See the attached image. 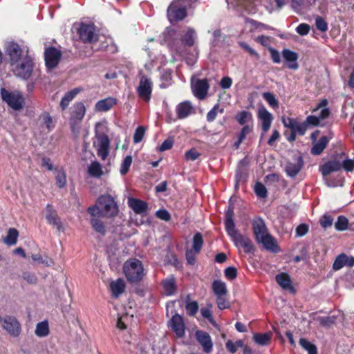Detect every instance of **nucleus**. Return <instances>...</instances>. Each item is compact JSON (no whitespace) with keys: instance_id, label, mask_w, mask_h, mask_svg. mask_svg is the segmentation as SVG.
<instances>
[{"instance_id":"4","label":"nucleus","mask_w":354,"mask_h":354,"mask_svg":"<svg viewBox=\"0 0 354 354\" xmlns=\"http://www.w3.org/2000/svg\"><path fill=\"white\" fill-rule=\"evenodd\" d=\"M189 0H174L167 8V17L170 22L183 20L187 16Z\"/></svg>"},{"instance_id":"30","label":"nucleus","mask_w":354,"mask_h":354,"mask_svg":"<svg viewBox=\"0 0 354 354\" xmlns=\"http://www.w3.org/2000/svg\"><path fill=\"white\" fill-rule=\"evenodd\" d=\"M235 119L241 125L245 126L248 124H253L252 115L247 111H242L237 113Z\"/></svg>"},{"instance_id":"2","label":"nucleus","mask_w":354,"mask_h":354,"mask_svg":"<svg viewBox=\"0 0 354 354\" xmlns=\"http://www.w3.org/2000/svg\"><path fill=\"white\" fill-rule=\"evenodd\" d=\"M252 231L256 241L263 245L268 250L276 252L278 247L275 239L269 233L264 220L261 217L254 218L252 221Z\"/></svg>"},{"instance_id":"51","label":"nucleus","mask_w":354,"mask_h":354,"mask_svg":"<svg viewBox=\"0 0 354 354\" xmlns=\"http://www.w3.org/2000/svg\"><path fill=\"white\" fill-rule=\"evenodd\" d=\"M131 163H132V157L131 156H127L124 158V159L123 160L122 164H121V167H120V174L122 175H124L126 174L129 168H130V166L131 165Z\"/></svg>"},{"instance_id":"61","label":"nucleus","mask_w":354,"mask_h":354,"mask_svg":"<svg viewBox=\"0 0 354 354\" xmlns=\"http://www.w3.org/2000/svg\"><path fill=\"white\" fill-rule=\"evenodd\" d=\"M201 315L208 319V321L212 324H215V321L212 317V312H211V310L209 308H202L201 309Z\"/></svg>"},{"instance_id":"35","label":"nucleus","mask_w":354,"mask_h":354,"mask_svg":"<svg viewBox=\"0 0 354 354\" xmlns=\"http://www.w3.org/2000/svg\"><path fill=\"white\" fill-rule=\"evenodd\" d=\"M79 91L80 90L78 88H74L65 94L60 102V106L62 110H64L68 107L70 102L74 99Z\"/></svg>"},{"instance_id":"24","label":"nucleus","mask_w":354,"mask_h":354,"mask_svg":"<svg viewBox=\"0 0 354 354\" xmlns=\"http://www.w3.org/2000/svg\"><path fill=\"white\" fill-rule=\"evenodd\" d=\"M45 212L46 218L47 219L48 223L53 225L59 229L61 223L57 216V212L54 209L53 207L51 205L48 204L46 207Z\"/></svg>"},{"instance_id":"25","label":"nucleus","mask_w":354,"mask_h":354,"mask_svg":"<svg viewBox=\"0 0 354 354\" xmlns=\"http://www.w3.org/2000/svg\"><path fill=\"white\" fill-rule=\"evenodd\" d=\"M126 285L124 281L119 278L115 281H113L110 283V289L112 293V296L115 298H118L122 295L125 290Z\"/></svg>"},{"instance_id":"22","label":"nucleus","mask_w":354,"mask_h":354,"mask_svg":"<svg viewBox=\"0 0 354 354\" xmlns=\"http://www.w3.org/2000/svg\"><path fill=\"white\" fill-rule=\"evenodd\" d=\"M117 99L109 97L98 101L95 106L96 111L104 112L109 111L114 105L117 104Z\"/></svg>"},{"instance_id":"46","label":"nucleus","mask_w":354,"mask_h":354,"mask_svg":"<svg viewBox=\"0 0 354 354\" xmlns=\"http://www.w3.org/2000/svg\"><path fill=\"white\" fill-rule=\"evenodd\" d=\"M346 255L345 254L342 253L339 255H338L335 259V261L333 265V269L334 270H339L341 268H342L344 266H346Z\"/></svg>"},{"instance_id":"64","label":"nucleus","mask_w":354,"mask_h":354,"mask_svg":"<svg viewBox=\"0 0 354 354\" xmlns=\"http://www.w3.org/2000/svg\"><path fill=\"white\" fill-rule=\"evenodd\" d=\"M22 277L29 283L35 284L37 281V277L32 272H25L23 273Z\"/></svg>"},{"instance_id":"7","label":"nucleus","mask_w":354,"mask_h":354,"mask_svg":"<svg viewBox=\"0 0 354 354\" xmlns=\"http://www.w3.org/2000/svg\"><path fill=\"white\" fill-rule=\"evenodd\" d=\"M95 138L97 142H93L96 148L97 156L102 159L105 160L109 153L110 140L106 134L96 132Z\"/></svg>"},{"instance_id":"19","label":"nucleus","mask_w":354,"mask_h":354,"mask_svg":"<svg viewBox=\"0 0 354 354\" xmlns=\"http://www.w3.org/2000/svg\"><path fill=\"white\" fill-rule=\"evenodd\" d=\"M127 203L129 207L138 214L145 213L148 209L147 203L135 198H129Z\"/></svg>"},{"instance_id":"45","label":"nucleus","mask_w":354,"mask_h":354,"mask_svg":"<svg viewBox=\"0 0 354 354\" xmlns=\"http://www.w3.org/2000/svg\"><path fill=\"white\" fill-rule=\"evenodd\" d=\"M263 99L269 104V105L274 108L277 109L279 107V102L276 99L274 94L270 92H265L263 93Z\"/></svg>"},{"instance_id":"31","label":"nucleus","mask_w":354,"mask_h":354,"mask_svg":"<svg viewBox=\"0 0 354 354\" xmlns=\"http://www.w3.org/2000/svg\"><path fill=\"white\" fill-rule=\"evenodd\" d=\"M164 292L167 295H172L175 293L176 286L175 279L169 277L162 281Z\"/></svg>"},{"instance_id":"50","label":"nucleus","mask_w":354,"mask_h":354,"mask_svg":"<svg viewBox=\"0 0 354 354\" xmlns=\"http://www.w3.org/2000/svg\"><path fill=\"white\" fill-rule=\"evenodd\" d=\"M185 308L187 310V313L190 316H194L196 315V313L198 310V304L197 301H187Z\"/></svg>"},{"instance_id":"62","label":"nucleus","mask_w":354,"mask_h":354,"mask_svg":"<svg viewBox=\"0 0 354 354\" xmlns=\"http://www.w3.org/2000/svg\"><path fill=\"white\" fill-rule=\"evenodd\" d=\"M225 276L227 279L230 280L234 279L237 276V270L236 268L234 267H228L227 268L225 271Z\"/></svg>"},{"instance_id":"23","label":"nucleus","mask_w":354,"mask_h":354,"mask_svg":"<svg viewBox=\"0 0 354 354\" xmlns=\"http://www.w3.org/2000/svg\"><path fill=\"white\" fill-rule=\"evenodd\" d=\"M192 110L193 106L192 104L188 101H185L177 105L176 111L179 119H184L192 113Z\"/></svg>"},{"instance_id":"54","label":"nucleus","mask_w":354,"mask_h":354,"mask_svg":"<svg viewBox=\"0 0 354 354\" xmlns=\"http://www.w3.org/2000/svg\"><path fill=\"white\" fill-rule=\"evenodd\" d=\"M317 28L321 32H326L328 30V24L322 17H317L315 19Z\"/></svg>"},{"instance_id":"8","label":"nucleus","mask_w":354,"mask_h":354,"mask_svg":"<svg viewBox=\"0 0 354 354\" xmlns=\"http://www.w3.org/2000/svg\"><path fill=\"white\" fill-rule=\"evenodd\" d=\"M2 327L10 335L17 337L21 333L19 322L13 316H7L2 319Z\"/></svg>"},{"instance_id":"57","label":"nucleus","mask_w":354,"mask_h":354,"mask_svg":"<svg viewBox=\"0 0 354 354\" xmlns=\"http://www.w3.org/2000/svg\"><path fill=\"white\" fill-rule=\"evenodd\" d=\"M240 46L244 49L245 51H247L250 55L254 57L257 59H259L260 55L259 54L254 50L252 48H251L248 44L245 42H240L239 43Z\"/></svg>"},{"instance_id":"37","label":"nucleus","mask_w":354,"mask_h":354,"mask_svg":"<svg viewBox=\"0 0 354 354\" xmlns=\"http://www.w3.org/2000/svg\"><path fill=\"white\" fill-rule=\"evenodd\" d=\"M19 232L15 228H10L3 242L8 245H14L17 243Z\"/></svg>"},{"instance_id":"44","label":"nucleus","mask_w":354,"mask_h":354,"mask_svg":"<svg viewBox=\"0 0 354 354\" xmlns=\"http://www.w3.org/2000/svg\"><path fill=\"white\" fill-rule=\"evenodd\" d=\"M203 245V236L201 233L197 232L193 238V249L196 253H198Z\"/></svg>"},{"instance_id":"56","label":"nucleus","mask_w":354,"mask_h":354,"mask_svg":"<svg viewBox=\"0 0 354 354\" xmlns=\"http://www.w3.org/2000/svg\"><path fill=\"white\" fill-rule=\"evenodd\" d=\"M225 295H219L216 298V304L218 308L221 310L226 309L229 308L230 304L227 299L225 297Z\"/></svg>"},{"instance_id":"47","label":"nucleus","mask_w":354,"mask_h":354,"mask_svg":"<svg viewBox=\"0 0 354 354\" xmlns=\"http://www.w3.org/2000/svg\"><path fill=\"white\" fill-rule=\"evenodd\" d=\"M195 32L192 29H188L185 35L183 36V42L188 46H192L194 44Z\"/></svg>"},{"instance_id":"3","label":"nucleus","mask_w":354,"mask_h":354,"mask_svg":"<svg viewBox=\"0 0 354 354\" xmlns=\"http://www.w3.org/2000/svg\"><path fill=\"white\" fill-rule=\"evenodd\" d=\"M123 272L131 283H139L146 275L142 263L137 259L126 261L123 265Z\"/></svg>"},{"instance_id":"28","label":"nucleus","mask_w":354,"mask_h":354,"mask_svg":"<svg viewBox=\"0 0 354 354\" xmlns=\"http://www.w3.org/2000/svg\"><path fill=\"white\" fill-rule=\"evenodd\" d=\"M87 173L91 177L100 178L103 174L101 164L96 160L92 161L88 166Z\"/></svg>"},{"instance_id":"18","label":"nucleus","mask_w":354,"mask_h":354,"mask_svg":"<svg viewBox=\"0 0 354 354\" xmlns=\"http://www.w3.org/2000/svg\"><path fill=\"white\" fill-rule=\"evenodd\" d=\"M282 122L285 127L288 128L291 131H295L303 136L306 131V124L305 123H299L293 118H283Z\"/></svg>"},{"instance_id":"10","label":"nucleus","mask_w":354,"mask_h":354,"mask_svg":"<svg viewBox=\"0 0 354 354\" xmlns=\"http://www.w3.org/2000/svg\"><path fill=\"white\" fill-rule=\"evenodd\" d=\"M153 84L151 80L147 76L142 75L140 77L139 86L137 88L138 96L145 102L151 99Z\"/></svg>"},{"instance_id":"15","label":"nucleus","mask_w":354,"mask_h":354,"mask_svg":"<svg viewBox=\"0 0 354 354\" xmlns=\"http://www.w3.org/2000/svg\"><path fill=\"white\" fill-rule=\"evenodd\" d=\"M231 239L236 247H241L245 253H253L254 252V245L248 236L239 232Z\"/></svg>"},{"instance_id":"16","label":"nucleus","mask_w":354,"mask_h":354,"mask_svg":"<svg viewBox=\"0 0 354 354\" xmlns=\"http://www.w3.org/2000/svg\"><path fill=\"white\" fill-rule=\"evenodd\" d=\"M169 325L177 337H183L185 335V324L180 315H174L169 321Z\"/></svg>"},{"instance_id":"39","label":"nucleus","mask_w":354,"mask_h":354,"mask_svg":"<svg viewBox=\"0 0 354 354\" xmlns=\"http://www.w3.org/2000/svg\"><path fill=\"white\" fill-rule=\"evenodd\" d=\"M91 224L94 230L100 234L104 236L106 234V228L104 223L97 217L92 216Z\"/></svg>"},{"instance_id":"60","label":"nucleus","mask_w":354,"mask_h":354,"mask_svg":"<svg viewBox=\"0 0 354 354\" xmlns=\"http://www.w3.org/2000/svg\"><path fill=\"white\" fill-rule=\"evenodd\" d=\"M241 346H242V344L241 342H233L231 340H228L226 342V348L232 353H236L238 348Z\"/></svg>"},{"instance_id":"26","label":"nucleus","mask_w":354,"mask_h":354,"mask_svg":"<svg viewBox=\"0 0 354 354\" xmlns=\"http://www.w3.org/2000/svg\"><path fill=\"white\" fill-rule=\"evenodd\" d=\"M303 166V160L299 157L296 162H288L286 166V171L288 176L293 178L301 171Z\"/></svg>"},{"instance_id":"34","label":"nucleus","mask_w":354,"mask_h":354,"mask_svg":"<svg viewBox=\"0 0 354 354\" xmlns=\"http://www.w3.org/2000/svg\"><path fill=\"white\" fill-rule=\"evenodd\" d=\"M328 142V139L326 136H322L320 138L319 141L313 146L311 149L312 154L319 155L326 147Z\"/></svg>"},{"instance_id":"14","label":"nucleus","mask_w":354,"mask_h":354,"mask_svg":"<svg viewBox=\"0 0 354 354\" xmlns=\"http://www.w3.org/2000/svg\"><path fill=\"white\" fill-rule=\"evenodd\" d=\"M46 66L48 69L56 67L61 59L62 53L54 47L46 49L44 53Z\"/></svg>"},{"instance_id":"12","label":"nucleus","mask_w":354,"mask_h":354,"mask_svg":"<svg viewBox=\"0 0 354 354\" xmlns=\"http://www.w3.org/2000/svg\"><path fill=\"white\" fill-rule=\"evenodd\" d=\"M78 34L80 39L84 42L93 43L97 40V35L93 24H81L78 29Z\"/></svg>"},{"instance_id":"52","label":"nucleus","mask_w":354,"mask_h":354,"mask_svg":"<svg viewBox=\"0 0 354 354\" xmlns=\"http://www.w3.org/2000/svg\"><path fill=\"white\" fill-rule=\"evenodd\" d=\"M255 194L259 198H266L267 196V189L266 187L261 183H257L254 186Z\"/></svg>"},{"instance_id":"58","label":"nucleus","mask_w":354,"mask_h":354,"mask_svg":"<svg viewBox=\"0 0 354 354\" xmlns=\"http://www.w3.org/2000/svg\"><path fill=\"white\" fill-rule=\"evenodd\" d=\"M333 222V218L328 214H324L320 218V224L324 228H327L332 225Z\"/></svg>"},{"instance_id":"48","label":"nucleus","mask_w":354,"mask_h":354,"mask_svg":"<svg viewBox=\"0 0 354 354\" xmlns=\"http://www.w3.org/2000/svg\"><path fill=\"white\" fill-rule=\"evenodd\" d=\"M31 258L33 261H38L48 267L54 265V261L51 258L46 257L44 259L39 254H32Z\"/></svg>"},{"instance_id":"36","label":"nucleus","mask_w":354,"mask_h":354,"mask_svg":"<svg viewBox=\"0 0 354 354\" xmlns=\"http://www.w3.org/2000/svg\"><path fill=\"white\" fill-rule=\"evenodd\" d=\"M56 185L59 189L64 188L66 185V175L62 168L55 169Z\"/></svg>"},{"instance_id":"29","label":"nucleus","mask_w":354,"mask_h":354,"mask_svg":"<svg viewBox=\"0 0 354 354\" xmlns=\"http://www.w3.org/2000/svg\"><path fill=\"white\" fill-rule=\"evenodd\" d=\"M254 124H248L242 128L239 134L238 135V140L234 144V147L238 149L241 142L245 139L246 136L253 131Z\"/></svg>"},{"instance_id":"33","label":"nucleus","mask_w":354,"mask_h":354,"mask_svg":"<svg viewBox=\"0 0 354 354\" xmlns=\"http://www.w3.org/2000/svg\"><path fill=\"white\" fill-rule=\"evenodd\" d=\"M50 333L48 323L46 320L39 322L36 325L35 333L39 337L48 335Z\"/></svg>"},{"instance_id":"63","label":"nucleus","mask_w":354,"mask_h":354,"mask_svg":"<svg viewBox=\"0 0 354 354\" xmlns=\"http://www.w3.org/2000/svg\"><path fill=\"white\" fill-rule=\"evenodd\" d=\"M296 31L301 36L306 35L309 33L310 26L305 23L301 24L297 27Z\"/></svg>"},{"instance_id":"38","label":"nucleus","mask_w":354,"mask_h":354,"mask_svg":"<svg viewBox=\"0 0 354 354\" xmlns=\"http://www.w3.org/2000/svg\"><path fill=\"white\" fill-rule=\"evenodd\" d=\"M212 289L216 297L219 295H226L227 292L225 283L220 280L214 281L212 283Z\"/></svg>"},{"instance_id":"40","label":"nucleus","mask_w":354,"mask_h":354,"mask_svg":"<svg viewBox=\"0 0 354 354\" xmlns=\"http://www.w3.org/2000/svg\"><path fill=\"white\" fill-rule=\"evenodd\" d=\"M277 283L283 289H288L291 286V280L288 274L281 273L276 276Z\"/></svg>"},{"instance_id":"5","label":"nucleus","mask_w":354,"mask_h":354,"mask_svg":"<svg viewBox=\"0 0 354 354\" xmlns=\"http://www.w3.org/2000/svg\"><path fill=\"white\" fill-rule=\"evenodd\" d=\"M86 107L82 102L75 103L71 109L69 123L73 133H79L80 125L85 115Z\"/></svg>"},{"instance_id":"6","label":"nucleus","mask_w":354,"mask_h":354,"mask_svg":"<svg viewBox=\"0 0 354 354\" xmlns=\"http://www.w3.org/2000/svg\"><path fill=\"white\" fill-rule=\"evenodd\" d=\"M12 66V70L16 76L24 80H27L32 75L33 62L30 57L25 56L19 62Z\"/></svg>"},{"instance_id":"42","label":"nucleus","mask_w":354,"mask_h":354,"mask_svg":"<svg viewBox=\"0 0 354 354\" xmlns=\"http://www.w3.org/2000/svg\"><path fill=\"white\" fill-rule=\"evenodd\" d=\"M327 104L328 101L326 99L322 100L317 106V107L315 109H314V111H317L319 109H322L321 112L318 116L319 119H325L328 116L330 111L328 109L326 108Z\"/></svg>"},{"instance_id":"41","label":"nucleus","mask_w":354,"mask_h":354,"mask_svg":"<svg viewBox=\"0 0 354 354\" xmlns=\"http://www.w3.org/2000/svg\"><path fill=\"white\" fill-rule=\"evenodd\" d=\"M299 344L306 351H308V354H317V350L315 345L308 341L304 338H301Z\"/></svg>"},{"instance_id":"53","label":"nucleus","mask_w":354,"mask_h":354,"mask_svg":"<svg viewBox=\"0 0 354 354\" xmlns=\"http://www.w3.org/2000/svg\"><path fill=\"white\" fill-rule=\"evenodd\" d=\"M39 120H41V123L46 127L48 130H50L53 127V120L52 118L48 113H44L41 114L39 117Z\"/></svg>"},{"instance_id":"21","label":"nucleus","mask_w":354,"mask_h":354,"mask_svg":"<svg viewBox=\"0 0 354 354\" xmlns=\"http://www.w3.org/2000/svg\"><path fill=\"white\" fill-rule=\"evenodd\" d=\"M282 57L287 63L288 68L293 70L298 68L299 65L297 62L298 55L289 49H283L281 53Z\"/></svg>"},{"instance_id":"11","label":"nucleus","mask_w":354,"mask_h":354,"mask_svg":"<svg viewBox=\"0 0 354 354\" xmlns=\"http://www.w3.org/2000/svg\"><path fill=\"white\" fill-rule=\"evenodd\" d=\"M192 90L194 95L199 100L204 99L209 89V84L207 79H192Z\"/></svg>"},{"instance_id":"1","label":"nucleus","mask_w":354,"mask_h":354,"mask_svg":"<svg viewBox=\"0 0 354 354\" xmlns=\"http://www.w3.org/2000/svg\"><path fill=\"white\" fill-rule=\"evenodd\" d=\"M118 211L115 198L109 194L101 195L96 204L88 208V212L93 217H114Z\"/></svg>"},{"instance_id":"20","label":"nucleus","mask_w":354,"mask_h":354,"mask_svg":"<svg viewBox=\"0 0 354 354\" xmlns=\"http://www.w3.org/2000/svg\"><path fill=\"white\" fill-rule=\"evenodd\" d=\"M196 338L200 344L203 346V351L209 353L212 349V342L209 335L203 331L196 332Z\"/></svg>"},{"instance_id":"17","label":"nucleus","mask_w":354,"mask_h":354,"mask_svg":"<svg viewBox=\"0 0 354 354\" xmlns=\"http://www.w3.org/2000/svg\"><path fill=\"white\" fill-rule=\"evenodd\" d=\"M257 117L261 122L263 131L267 132L270 128L273 120L272 115L264 106H261L258 109Z\"/></svg>"},{"instance_id":"27","label":"nucleus","mask_w":354,"mask_h":354,"mask_svg":"<svg viewBox=\"0 0 354 354\" xmlns=\"http://www.w3.org/2000/svg\"><path fill=\"white\" fill-rule=\"evenodd\" d=\"M341 167L342 164L339 161L333 160L323 165L320 168V171L323 176H326L331 172L339 171Z\"/></svg>"},{"instance_id":"32","label":"nucleus","mask_w":354,"mask_h":354,"mask_svg":"<svg viewBox=\"0 0 354 354\" xmlns=\"http://www.w3.org/2000/svg\"><path fill=\"white\" fill-rule=\"evenodd\" d=\"M272 333H255L253 335V339L259 345H268L271 341Z\"/></svg>"},{"instance_id":"55","label":"nucleus","mask_w":354,"mask_h":354,"mask_svg":"<svg viewBox=\"0 0 354 354\" xmlns=\"http://www.w3.org/2000/svg\"><path fill=\"white\" fill-rule=\"evenodd\" d=\"M145 133V129L142 127H138L133 135V142L138 143L142 141Z\"/></svg>"},{"instance_id":"9","label":"nucleus","mask_w":354,"mask_h":354,"mask_svg":"<svg viewBox=\"0 0 354 354\" xmlns=\"http://www.w3.org/2000/svg\"><path fill=\"white\" fill-rule=\"evenodd\" d=\"M1 97L11 108L15 110H20L23 107L24 99L19 94L10 93L5 89H1Z\"/></svg>"},{"instance_id":"59","label":"nucleus","mask_w":354,"mask_h":354,"mask_svg":"<svg viewBox=\"0 0 354 354\" xmlns=\"http://www.w3.org/2000/svg\"><path fill=\"white\" fill-rule=\"evenodd\" d=\"M201 156V153L196 151V149L192 148L187 151L185 154V157L186 160H192L194 161L196 160L199 156Z\"/></svg>"},{"instance_id":"43","label":"nucleus","mask_w":354,"mask_h":354,"mask_svg":"<svg viewBox=\"0 0 354 354\" xmlns=\"http://www.w3.org/2000/svg\"><path fill=\"white\" fill-rule=\"evenodd\" d=\"M225 225L226 232L230 238H232L239 233L238 230H236L235 227V224L233 219H225Z\"/></svg>"},{"instance_id":"49","label":"nucleus","mask_w":354,"mask_h":354,"mask_svg":"<svg viewBox=\"0 0 354 354\" xmlns=\"http://www.w3.org/2000/svg\"><path fill=\"white\" fill-rule=\"evenodd\" d=\"M348 225V219L344 216H339L335 223V227L338 231H344L347 229Z\"/></svg>"},{"instance_id":"13","label":"nucleus","mask_w":354,"mask_h":354,"mask_svg":"<svg viewBox=\"0 0 354 354\" xmlns=\"http://www.w3.org/2000/svg\"><path fill=\"white\" fill-rule=\"evenodd\" d=\"M6 49L10 57V62L12 66H14L24 57L22 56L21 48L15 41L8 42L6 46Z\"/></svg>"}]
</instances>
